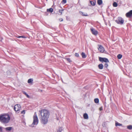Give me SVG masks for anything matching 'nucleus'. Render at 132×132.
Returning <instances> with one entry per match:
<instances>
[{
	"label": "nucleus",
	"mask_w": 132,
	"mask_h": 132,
	"mask_svg": "<svg viewBox=\"0 0 132 132\" xmlns=\"http://www.w3.org/2000/svg\"><path fill=\"white\" fill-rule=\"evenodd\" d=\"M59 20L60 21H62L63 20V19L62 18L60 19Z\"/></svg>",
	"instance_id": "nucleus-33"
},
{
	"label": "nucleus",
	"mask_w": 132,
	"mask_h": 132,
	"mask_svg": "<svg viewBox=\"0 0 132 132\" xmlns=\"http://www.w3.org/2000/svg\"><path fill=\"white\" fill-rule=\"evenodd\" d=\"M75 56L77 57H78L79 56V54L78 53H76L75 54Z\"/></svg>",
	"instance_id": "nucleus-30"
},
{
	"label": "nucleus",
	"mask_w": 132,
	"mask_h": 132,
	"mask_svg": "<svg viewBox=\"0 0 132 132\" xmlns=\"http://www.w3.org/2000/svg\"><path fill=\"white\" fill-rule=\"evenodd\" d=\"M122 56V55L121 54H119L117 55L118 58L119 59H120Z\"/></svg>",
	"instance_id": "nucleus-24"
},
{
	"label": "nucleus",
	"mask_w": 132,
	"mask_h": 132,
	"mask_svg": "<svg viewBox=\"0 0 132 132\" xmlns=\"http://www.w3.org/2000/svg\"><path fill=\"white\" fill-rule=\"evenodd\" d=\"M126 15L127 18L131 17L132 16V10H130L126 14Z\"/></svg>",
	"instance_id": "nucleus-9"
},
{
	"label": "nucleus",
	"mask_w": 132,
	"mask_h": 132,
	"mask_svg": "<svg viewBox=\"0 0 132 132\" xmlns=\"http://www.w3.org/2000/svg\"><path fill=\"white\" fill-rule=\"evenodd\" d=\"M33 81V80L32 79H29L28 80V83H30L32 82Z\"/></svg>",
	"instance_id": "nucleus-22"
},
{
	"label": "nucleus",
	"mask_w": 132,
	"mask_h": 132,
	"mask_svg": "<svg viewBox=\"0 0 132 132\" xmlns=\"http://www.w3.org/2000/svg\"><path fill=\"white\" fill-rule=\"evenodd\" d=\"M103 107H100L99 108V110L100 111H102V110H103Z\"/></svg>",
	"instance_id": "nucleus-32"
},
{
	"label": "nucleus",
	"mask_w": 132,
	"mask_h": 132,
	"mask_svg": "<svg viewBox=\"0 0 132 132\" xmlns=\"http://www.w3.org/2000/svg\"><path fill=\"white\" fill-rule=\"evenodd\" d=\"M80 14L84 16H88L87 13H84L81 11H80L79 12Z\"/></svg>",
	"instance_id": "nucleus-11"
},
{
	"label": "nucleus",
	"mask_w": 132,
	"mask_h": 132,
	"mask_svg": "<svg viewBox=\"0 0 132 132\" xmlns=\"http://www.w3.org/2000/svg\"><path fill=\"white\" fill-rule=\"evenodd\" d=\"M25 113V110H23L21 112V114H24Z\"/></svg>",
	"instance_id": "nucleus-29"
},
{
	"label": "nucleus",
	"mask_w": 132,
	"mask_h": 132,
	"mask_svg": "<svg viewBox=\"0 0 132 132\" xmlns=\"http://www.w3.org/2000/svg\"><path fill=\"white\" fill-rule=\"evenodd\" d=\"M21 38H26V37L23 36H21Z\"/></svg>",
	"instance_id": "nucleus-35"
},
{
	"label": "nucleus",
	"mask_w": 132,
	"mask_h": 132,
	"mask_svg": "<svg viewBox=\"0 0 132 132\" xmlns=\"http://www.w3.org/2000/svg\"><path fill=\"white\" fill-rule=\"evenodd\" d=\"M69 62H72L71 61L69 58H67L66 59Z\"/></svg>",
	"instance_id": "nucleus-26"
},
{
	"label": "nucleus",
	"mask_w": 132,
	"mask_h": 132,
	"mask_svg": "<svg viewBox=\"0 0 132 132\" xmlns=\"http://www.w3.org/2000/svg\"><path fill=\"white\" fill-rule=\"evenodd\" d=\"M103 65L102 64H101L98 65V67L100 69H102L103 68Z\"/></svg>",
	"instance_id": "nucleus-12"
},
{
	"label": "nucleus",
	"mask_w": 132,
	"mask_h": 132,
	"mask_svg": "<svg viewBox=\"0 0 132 132\" xmlns=\"http://www.w3.org/2000/svg\"><path fill=\"white\" fill-rule=\"evenodd\" d=\"M67 3V0H63L61 2V3L63 4H64Z\"/></svg>",
	"instance_id": "nucleus-25"
},
{
	"label": "nucleus",
	"mask_w": 132,
	"mask_h": 132,
	"mask_svg": "<svg viewBox=\"0 0 132 132\" xmlns=\"http://www.w3.org/2000/svg\"><path fill=\"white\" fill-rule=\"evenodd\" d=\"M64 10H59V12L61 13V15L62 14V11Z\"/></svg>",
	"instance_id": "nucleus-28"
},
{
	"label": "nucleus",
	"mask_w": 132,
	"mask_h": 132,
	"mask_svg": "<svg viewBox=\"0 0 132 132\" xmlns=\"http://www.w3.org/2000/svg\"><path fill=\"white\" fill-rule=\"evenodd\" d=\"M47 12H50V13H52L53 11V9L52 8H50L49 9H47Z\"/></svg>",
	"instance_id": "nucleus-15"
},
{
	"label": "nucleus",
	"mask_w": 132,
	"mask_h": 132,
	"mask_svg": "<svg viewBox=\"0 0 132 132\" xmlns=\"http://www.w3.org/2000/svg\"><path fill=\"white\" fill-rule=\"evenodd\" d=\"M103 124H104V123H103L102 125L104 127V126H103Z\"/></svg>",
	"instance_id": "nucleus-38"
},
{
	"label": "nucleus",
	"mask_w": 132,
	"mask_h": 132,
	"mask_svg": "<svg viewBox=\"0 0 132 132\" xmlns=\"http://www.w3.org/2000/svg\"><path fill=\"white\" fill-rule=\"evenodd\" d=\"M21 108V106L20 104H17L15 105L14 109L15 111L18 112L20 110Z\"/></svg>",
	"instance_id": "nucleus-6"
},
{
	"label": "nucleus",
	"mask_w": 132,
	"mask_h": 132,
	"mask_svg": "<svg viewBox=\"0 0 132 132\" xmlns=\"http://www.w3.org/2000/svg\"><path fill=\"white\" fill-rule=\"evenodd\" d=\"M113 5L114 7H117L118 6L117 3L116 2H114L113 3Z\"/></svg>",
	"instance_id": "nucleus-23"
},
{
	"label": "nucleus",
	"mask_w": 132,
	"mask_h": 132,
	"mask_svg": "<svg viewBox=\"0 0 132 132\" xmlns=\"http://www.w3.org/2000/svg\"><path fill=\"white\" fill-rule=\"evenodd\" d=\"M10 119L9 115L6 114H3L0 115V122L5 124L8 123Z\"/></svg>",
	"instance_id": "nucleus-2"
},
{
	"label": "nucleus",
	"mask_w": 132,
	"mask_h": 132,
	"mask_svg": "<svg viewBox=\"0 0 132 132\" xmlns=\"http://www.w3.org/2000/svg\"><path fill=\"white\" fill-rule=\"evenodd\" d=\"M25 95L28 98H29L30 97L29 96L28 94H27H27Z\"/></svg>",
	"instance_id": "nucleus-31"
},
{
	"label": "nucleus",
	"mask_w": 132,
	"mask_h": 132,
	"mask_svg": "<svg viewBox=\"0 0 132 132\" xmlns=\"http://www.w3.org/2000/svg\"><path fill=\"white\" fill-rule=\"evenodd\" d=\"M4 128L0 127V132H5L4 131Z\"/></svg>",
	"instance_id": "nucleus-16"
},
{
	"label": "nucleus",
	"mask_w": 132,
	"mask_h": 132,
	"mask_svg": "<svg viewBox=\"0 0 132 132\" xmlns=\"http://www.w3.org/2000/svg\"><path fill=\"white\" fill-rule=\"evenodd\" d=\"M13 129L12 127H8L6 128H4V130H6V131H10Z\"/></svg>",
	"instance_id": "nucleus-10"
},
{
	"label": "nucleus",
	"mask_w": 132,
	"mask_h": 132,
	"mask_svg": "<svg viewBox=\"0 0 132 132\" xmlns=\"http://www.w3.org/2000/svg\"><path fill=\"white\" fill-rule=\"evenodd\" d=\"M102 0H98L97 1V3L99 5H100L102 3Z\"/></svg>",
	"instance_id": "nucleus-14"
},
{
	"label": "nucleus",
	"mask_w": 132,
	"mask_h": 132,
	"mask_svg": "<svg viewBox=\"0 0 132 132\" xmlns=\"http://www.w3.org/2000/svg\"><path fill=\"white\" fill-rule=\"evenodd\" d=\"M38 117L36 114V113L35 112L33 116V121L32 124L31 125V126L34 127L35 125H36L38 124Z\"/></svg>",
	"instance_id": "nucleus-3"
},
{
	"label": "nucleus",
	"mask_w": 132,
	"mask_h": 132,
	"mask_svg": "<svg viewBox=\"0 0 132 132\" xmlns=\"http://www.w3.org/2000/svg\"><path fill=\"white\" fill-rule=\"evenodd\" d=\"M17 37L18 38H21V36H18Z\"/></svg>",
	"instance_id": "nucleus-36"
},
{
	"label": "nucleus",
	"mask_w": 132,
	"mask_h": 132,
	"mask_svg": "<svg viewBox=\"0 0 132 132\" xmlns=\"http://www.w3.org/2000/svg\"><path fill=\"white\" fill-rule=\"evenodd\" d=\"M108 64L107 63H106L104 64V67L106 68H107L108 67Z\"/></svg>",
	"instance_id": "nucleus-27"
},
{
	"label": "nucleus",
	"mask_w": 132,
	"mask_h": 132,
	"mask_svg": "<svg viewBox=\"0 0 132 132\" xmlns=\"http://www.w3.org/2000/svg\"><path fill=\"white\" fill-rule=\"evenodd\" d=\"M83 117L85 119H87L88 118V115L86 113H84V114Z\"/></svg>",
	"instance_id": "nucleus-13"
},
{
	"label": "nucleus",
	"mask_w": 132,
	"mask_h": 132,
	"mask_svg": "<svg viewBox=\"0 0 132 132\" xmlns=\"http://www.w3.org/2000/svg\"><path fill=\"white\" fill-rule=\"evenodd\" d=\"M98 50L101 52L103 53L104 51V48L101 45H98Z\"/></svg>",
	"instance_id": "nucleus-8"
},
{
	"label": "nucleus",
	"mask_w": 132,
	"mask_h": 132,
	"mask_svg": "<svg viewBox=\"0 0 132 132\" xmlns=\"http://www.w3.org/2000/svg\"><path fill=\"white\" fill-rule=\"evenodd\" d=\"M90 30L92 34L95 35H96L98 34V32L94 28H90Z\"/></svg>",
	"instance_id": "nucleus-7"
},
{
	"label": "nucleus",
	"mask_w": 132,
	"mask_h": 132,
	"mask_svg": "<svg viewBox=\"0 0 132 132\" xmlns=\"http://www.w3.org/2000/svg\"><path fill=\"white\" fill-rule=\"evenodd\" d=\"M105 122H104V124H105Z\"/></svg>",
	"instance_id": "nucleus-39"
},
{
	"label": "nucleus",
	"mask_w": 132,
	"mask_h": 132,
	"mask_svg": "<svg viewBox=\"0 0 132 132\" xmlns=\"http://www.w3.org/2000/svg\"><path fill=\"white\" fill-rule=\"evenodd\" d=\"M58 132H61V131L60 130H59L58 131Z\"/></svg>",
	"instance_id": "nucleus-37"
},
{
	"label": "nucleus",
	"mask_w": 132,
	"mask_h": 132,
	"mask_svg": "<svg viewBox=\"0 0 132 132\" xmlns=\"http://www.w3.org/2000/svg\"><path fill=\"white\" fill-rule=\"evenodd\" d=\"M99 60L100 62H104L105 63L109 62L108 59L107 58L105 57H99Z\"/></svg>",
	"instance_id": "nucleus-5"
},
{
	"label": "nucleus",
	"mask_w": 132,
	"mask_h": 132,
	"mask_svg": "<svg viewBox=\"0 0 132 132\" xmlns=\"http://www.w3.org/2000/svg\"><path fill=\"white\" fill-rule=\"evenodd\" d=\"M81 55L83 58H85L86 57V55H85V54L83 52L82 53Z\"/></svg>",
	"instance_id": "nucleus-17"
},
{
	"label": "nucleus",
	"mask_w": 132,
	"mask_h": 132,
	"mask_svg": "<svg viewBox=\"0 0 132 132\" xmlns=\"http://www.w3.org/2000/svg\"><path fill=\"white\" fill-rule=\"evenodd\" d=\"M95 102L96 103H99V100L98 98H96L94 100Z\"/></svg>",
	"instance_id": "nucleus-19"
},
{
	"label": "nucleus",
	"mask_w": 132,
	"mask_h": 132,
	"mask_svg": "<svg viewBox=\"0 0 132 132\" xmlns=\"http://www.w3.org/2000/svg\"><path fill=\"white\" fill-rule=\"evenodd\" d=\"M115 126L116 127L118 126H122V124L120 123L117 122L116 123Z\"/></svg>",
	"instance_id": "nucleus-18"
},
{
	"label": "nucleus",
	"mask_w": 132,
	"mask_h": 132,
	"mask_svg": "<svg viewBox=\"0 0 132 132\" xmlns=\"http://www.w3.org/2000/svg\"><path fill=\"white\" fill-rule=\"evenodd\" d=\"M127 128L129 130H131L132 129V125H129L127 126Z\"/></svg>",
	"instance_id": "nucleus-21"
},
{
	"label": "nucleus",
	"mask_w": 132,
	"mask_h": 132,
	"mask_svg": "<svg viewBox=\"0 0 132 132\" xmlns=\"http://www.w3.org/2000/svg\"><path fill=\"white\" fill-rule=\"evenodd\" d=\"M39 112L41 116L40 119L41 122L44 125L46 124L48 122L50 116L49 112L46 109H43L39 110Z\"/></svg>",
	"instance_id": "nucleus-1"
},
{
	"label": "nucleus",
	"mask_w": 132,
	"mask_h": 132,
	"mask_svg": "<svg viewBox=\"0 0 132 132\" xmlns=\"http://www.w3.org/2000/svg\"><path fill=\"white\" fill-rule=\"evenodd\" d=\"M115 22L118 24H122L124 22V20L121 17H119L117 20H115Z\"/></svg>",
	"instance_id": "nucleus-4"
},
{
	"label": "nucleus",
	"mask_w": 132,
	"mask_h": 132,
	"mask_svg": "<svg viewBox=\"0 0 132 132\" xmlns=\"http://www.w3.org/2000/svg\"><path fill=\"white\" fill-rule=\"evenodd\" d=\"M23 92V93L25 95H26V94H27V93H26L25 91H24Z\"/></svg>",
	"instance_id": "nucleus-34"
},
{
	"label": "nucleus",
	"mask_w": 132,
	"mask_h": 132,
	"mask_svg": "<svg viewBox=\"0 0 132 132\" xmlns=\"http://www.w3.org/2000/svg\"><path fill=\"white\" fill-rule=\"evenodd\" d=\"M90 3L91 4V5H92V6H94L95 5V4L96 3L95 2H94L93 1H90Z\"/></svg>",
	"instance_id": "nucleus-20"
}]
</instances>
